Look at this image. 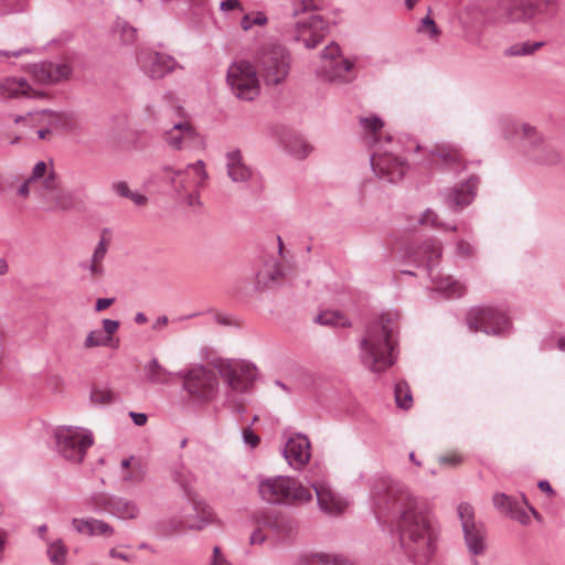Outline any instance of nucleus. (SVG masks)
Instances as JSON below:
<instances>
[{"mask_svg":"<svg viewBox=\"0 0 565 565\" xmlns=\"http://www.w3.org/2000/svg\"><path fill=\"white\" fill-rule=\"evenodd\" d=\"M441 257V245L437 239L425 241L416 250L415 259L419 265H425L428 275L435 284L434 290L441 292L449 298H457L463 295L465 286L449 276H441L435 273V267Z\"/></svg>","mask_w":565,"mask_h":565,"instance_id":"nucleus-7","label":"nucleus"},{"mask_svg":"<svg viewBox=\"0 0 565 565\" xmlns=\"http://www.w3.org/2000/svg\"><path fill=\"white\" fill-rule=\"evenodd\" d=\"M225 161L227 175L234 183H256L260 185V177L245 163L239 150L233 149L227 151Z\"/></svg>","mask_w":565,"mask_h":565,"instance_id":"nucleus-22","label":"nucleus"},{"mask_svg":"<svg viewBox=\"0 0 565 565\" xmlns=\"http://www.w3.org/2000/svg\"><path fill=\"white\" fill-rule=\"evenodd\" d=\"M353 61L343 56L340 46L330 43L320 53L317 73L329 82L347 83L353 79Z\"/></svg>","mask_w":565,"mask_h":565,"instance_id":"nucleus-11","label":"nucleus"},{"mask_svg":"<svg viewBox=\"0 0 565 565\" xmlns=\"http://www.w3.org/2000/svg\"><path fill=\"white\" fill-rule=\"evenodd\" d=\"M396 405L399 408L408 409L413 404L412 392L408 384L404 381H398L394 390Z\"/></svg>","mask_w":565,"mask_h":565,"instance_id":"nucleus-42","label":"nucleus"},{"mask_svg":"<svg viewBox=\"0 0 565 565\" xmlns=\"http://www.w3.org/2000/svg\"><path fill=\"white\" fill-rule=\"evenodd\" d=\"M492 502L497 510L507 515L518 504V501L513 497L505 493H494Z\"/></svg>","mask_w":565,"mask_h":565,"instance_id":"nucleus-47","label":"nucleus"},{"mask_svg":"<svg viewBox=\"0 0 565 565\" xmlns=\"http://www.w3.org/2000/svg\"><path fill=\"white\" fill-rule=\"evenodd\" d=\"M243 441L249 448H256L260 441L259 437L253 431L250 427L244 428L242 431Z\"/></svg>","mask_w":565,"mask_h":565,"instance_id":"nucleus-50","label":"nucleus"},{"mask_svg":"<svg viewBox=\"0 0 565 565\" xmlns=\"http://www.w3.org/2000/svg\"><path fill=\"white\" fill-rule=\"evenodd\" d=\"M457 253L463 257H470L475 253V247L467 241H459L457 244Z\"/></svg>","mask_w":565,"mask_h":565,"instance_id":"nucleus-56","label":"nucleus"},{"mask_svg":"<svg viewBox=\"0 0 565 565\" xmlns=\"http://www.w3.org/2000/svg\"><path fill=\"white\" fill-rule=\"evenodd\" d=\"M130 417L137 426H143L147 423V415L143 413L130 412Z\"/></svg>","mask_w":565,"mask_h":565,"instance_id":"nucleus-63","label":"nucleus"},{"mask_svg":"<svg viewBox=\"0 0 565 565\" xmlns=\"http://www.w3.org/2000/svg\"><path fill=\"white\" fill-rule=\"evenodd\" d=\"M268 22L266 14L262 11L249 12L244 14L241 20V28L244 31H249L254 25L263 26Z\"/></svg>","mask_w":565,"mask_h":565,"instance_id":"nucleus-46","label":"nucleus"},{"mask_svg":"<svg viewBox=\"0 0 565 565\" xmlns=\"http://www.w3.org/2000/svg\"><path fill=\"white\" fill-rule=\"evenodd\" d=\"M72 525L78 534L111 536L115 529L107 522L94 518H74Z\"/></svg>","mask_w":565,"mask_h":565,"instance_id":"nucleus-32","label":"nucleus"},{"mask_svg":"<svg viewBox=\"0 0 565 565\" xmlns=\"http://www.w3.org/2000/svg\"><path fill=\"white\" fill-rule=\"evenodd\" d=\"M118 344H119L118 339L114 340V338H111L109 335H105L104 332L99 329L89 331L84 341L85 349H92V348H96V347L117 348Z\"/></svg>","mask_w":565,"mask_h":565,"instance_id":"nucleus-37","label":"nucleus"},{"mask_svg":"<svg viewBox=\"0 0 565 565\" xmlns=\"http://www.w3.org/2000/svg\"><path fill=\"white\" fill-rule=\"evenodd\" d=\"M257 58L267 84L277 85L285 81L289 73V54L282 46L265 47Z\"/></svg>","mask_w":565,"mask_h":565,"instance_id":"nucleus-14","label":"nucleus"},{"mask_svg":"<svg viewBox=\"0 0 565 565\" xmlns=\"http://www.w3.org/2000/svg\"><path fill=\"white\" fill-rule=\"evenodd\" d=\"M90 399L94 404L97 405H107L115 399V394L104 387V388H93L90 393Z\"/></svg>","mask_w":565,"mask_h":565,"instance_id":"nucleus-48","label":"nucleus"},{"mask_svg":"<svg viewBox=\"0 0 565 565\" xmlns=\"http://www.w3.org/2000/svg\"><path fill=\"white\" fill-rule=\"evenodd\" d=\"M431 8H428V13L425 18L419 21L417 25V33L426 35L431 41H438L441 34L440 29L437 26L434 19L430 17Z\"/></svg>","mask_w":565,"mask_h":565,"instance_id":"nucleus-41","label":"nucleus"},{"mask_svg":"<svg viewBox=\"0 0 565 565\" xmlns=\"http://www.w3.org/2000/svg\"><path fill=\"white\" fill-rule=\"evenodd\" d=\"M55 449L67 461L79 463L94 444L90 430L72 425H61L54 429Z\"/></svg>","mask_w":565,"mask_h":565,"instance_id":"nucleus-8","label":"nucleus"},{"mask_svg":"<svg viewBox=\"0 0 565 565\" xmlns=\"http://www.w3.org/2000/svg\"><path fill=\"white\" fill-rule=\"evenodd\" d=\"M287 152L296 159H305L312 151V147L300 136H291L285 141Z\"/></svg>","mask_w":565,"mask_h":565,"instance_id":"nucleus-36","label":"nucleus"},{"mask_svg":"<svg viewBox=\"0 0 565 565\" xmlns=\"http://www.w3.org/2000/svg\"><path fill=\"white\" fill-rule=\"evenodd\" d=\"M508 515L522 524H527L530 522V515L519 507V503L508 513Z\"/></svg>","mask_w":565,"mask_h":565,"instance_id":"nucleus-53","label":"nucleus"},{"mask_svg":"<svg viewBox=\"0 0 565 565\" xmlns=\"http://www.w3.org/2000/svg\"><path fill=\"white\" fill-rule=\"evenodd\" d=\"M169 322V319L167 316H160L157 318L156 322L153 323L152 328L154 330H160L161 328L166 327Z\"/></svg>","mask_w":565,"mask_h":565,"instance_id":"nucleus-64","label":"nucleus"},{"mask_svg":"<svg viewBox=\"0 0 565 565\" xmlns=\"http://www.w3.org/2000/svg\"><path fill=\"white\" fill-rule=\"evenodd\" d=\"M397 330V315L390 312L367 324L359 343L360 361L366 369L380 373L394 364Z\"/></svg>","mask_w":565,"mask_h":565,"instance_id":"nucleus-2","label":"nucleus"},{"mask_svg":"<svg viewBox=\"0 0 565 565\" xmlns=\"http://www.w3.org/2000/svg\"><path fill=\"white\" fill-rule=\"evenodd\" d=\"M220 10L224 13L231 12V11H239L243 12L244 8L239 0H223L220 3Z\"/></svg>","mask_w":565,"mask_h":565,"instance_id":"nucleus-52","label":"nucleus"},{"mask_svg":"<svg viewBox=\"0 0 565 565\" xmlns=\"http://www.w3.org/2000/svg\"><path fill=\"white\" fill-rule=\"evenodd\" d=\"M113 33L122 45H132L137 40V29L122 19L115 21Z\"/></svg>","mask_w":565,"mask_h":565,"instance_id":"nucleus-35","label":"nucleus"},{"mask_svg":"<svg viewBox=\"0 0 565 565\" xmlns=\"http://www.w3.org/2000/svg\"><path fill=\"white\" fill-rule=\"evenodd\" d=\"M217 370L233 394L248 393L257 377L256 365L246 360L221 361Z\"/></svg>","mask_w":565,"mask_h":565,"instance_id":"nucleus-10","label":"nucleus"},{"mask_svg":"<svg viewBox=\"0 0 565 565\" xmlns=\"http://www.w3.org/2000/svg\"><path fill=\"white\" fill-rule=\"evenodd\" d=\"M143 472L140 469V466H134L131 469L126 472H121V478L126 482H138L142 479Z\"/></svg>","mask_w":565,"mask_h":565,"instance_id":"nucleus-51","label":"nucleus"},{"mask_svg":"<svg viewBox=\"0 0 565 565\" xmlns=\"http://www.w3.org/2000/svg\"><path fill=\"white\" fill-rule=\"evenodd\" d=\"M109 238L105 236V233L100 236V239L94 247L93 254L88 260L79 263V268L88 271L92 278L102 277L105 273L104 259L108 252Z\"/></svg>","mask_w":565,"mask_h":565,"instance_id":"nucleus-30","label":"nucleus"},{"mask_svg":"<svg viewBox=\"0 0 565 565\" xmlns=\"http://www.w3.org/2000/svg\"><path fill=\"white\" fill-rule=\"evenodd\" d=\"M503 134L507 138L520 139L529 151L536 149L542 143V138L535 128L527 124L507 120L503 125Z\"/></svg>","mask_w":565,"mask_h":565,"instance_id":"nucleus-27","label":"nucleus"},{"mask_svg":"<svg viewBox=\"0 0 565 565\" xmlns=\"http://www.w3.org/2000/svg\"><path fill=\"white\" fill-rule=\"evenodd\" d=\"M543 45H544V42L525 41V42L514 43L504 50V55L508 57L532 55L537 50H540Z\"/></svg>","mask_w":565,"mask_h":565,"instance_id":"nucleus-38","label":"nucleus"},{"mask_svg":"<svg viewBox=\"0 0 565 565\" xmlns=\"http://www.w3.org/2000/svg\"><path fill=\"white\" fill-rule=\"evenodd\" d=\"M136 61L142 74L151 79H161L180 67L173 56L151 49L140 50Z\"/></svg>","mask_w":565,"mask_h":565,"instance_id":"nucleus-15","label":"nucleus"},{"mask_svg":"<svg viewBox=\"0 0 565 565\" xmlns=\"http://www.w3.org/2000/svg\"><path fill=\"white\" fill-rule=\"evenodd\" d=\"M282 456L295 470H301L310 460V441L301 434L292 435L286 441Z\"/></svg>","mask_w":565,"mask_h":565,"instance_id":"nucleus-23","label":"nucleus"},{"mask_svg":"<svg viewBox=\"0 0 565 565\" xmlns=\"http://www.w3.org/2000/svg\"><path fill=\"white\" fill-rule=\"evenodd\" d=\"M96 507L122 521L137 520L140 515L138 503L124 497L100 494L96 498Z\"/></svg>","mask_w":565,"mask_h":565,"instance_id":"nucleus-20","label":"nucleus"},{"mask_svg":"<svg viewBox=\"0 0 565 565\" xmlns=\"http://www.w3.org/2000/svg\"><path fill=\"white\" fill-rule=\"evenodd\" d=\"M315 321L322 326H331V327H348L350 326L349 320L341 315L339 311L327 310L320 312Z\"/></svg>","mask_w":565,"mask_h":565,"instance_id":"nucleus-40","label":"nucleus"},{"mask_svg":"<svg viewBox=\"0 0 565 565\" xmlns=\"http://www.w3.org/2000/svg\"><path fill=\"white\" fill-rule=\"evenodd\" d=\"M434 162H440L447 167L461 166L462 153L460 149L454 145H437L431 152Z\"/></svg>","mask_w":565,"mask_h":565,"instance_id":"nucleus-33","label":"nucleus"},{"mask_svg":"<svg viewBox=\"0 0 565 565\" xmlns=\"http://www.w3.org/2000/svg\"><path fill=\"white\" fill-rule=\"evenodd\" d=\"M258 493L265 502L270 504L292 505L306 503L312 499L310 490L289 476L260 479Z\"/></svg>","mask_w":565,"mask_h":565,"instance_id":"nucleus-5","label":"nucleus"},{"mask_svg":"<svg viewBox=\"0 0 565 565\" xmlns=\"http://www.w3.org/2000/svg\"><path fill=\"white\" fill-rule=\"evenodd\" d=\"M103 329L105 335H109L113 338V334H115L119 329V321L111 320V319H104L103 320Z\"/></svg>","mask_w":565,"mask_h":565,"instance_id":"nucleus-55","label":"nucleus"},{"mask_svg":"<svg viewBox=\"0 0 565 565\" xmlns=\"http://www.w3.org/2000/svg\"><path fill=\"white\" fill-rule=\"evenodd\" d=\"M114 302V298H99L96 301L95 309L96 311H103L107 309L109 306H111Z\"/></svg>","mask_w":565,"mask_h":565,"instance_id":"nucleus-61","label":"nucleus"},{"mask_svg":"<svg viewBox=\"0 0 565 565\" xmlns=\"http://www.w3.org/2000/svg\"><path fill=\"white\" fill-rule=\"evenodd\" d=\"M209 565H231L220 546H214Z\"/></svg>","mask_w":565,"mask_h":565,"instance_id":"nucleus-54","label":"nucleus"},{"mask_svg":"<svg viewBox=\"0 0 565 565\" xmlns=\"http://www.w3.org/2000/svg\"><path fill=\"white\" fill-rule=\"evenodd\" d=\"M54 185V166L51 161H39L28 179L19 186L18 195L28 198L32 192L39 198V190L52 189Z\"/></svg>","mask_w":565,"mask_h":565,"instance_id":"nucleus-19","label":"nucleus"},{"mask_svg":"<svg viewBox=\"0 0 565 565\" xmlns=\"http://www.w3.org/2000/svg\"><path fill=\"white\" fill-rule=\"evenodd\" d=\"M468 328L487 334H504L511 329V322L504 312L494 308H472L467 316Z\"/></svg>","mask_w":565,"mask_h":565,"instance_id":"nucleus-12","label":"nucleus"},{"mask_svg":"<svg viewBox=\"0 0 565 565\" xmlns=\"http://www.w3.org/2000/svg\"><path fill=\"white\" fill-rule=\"evenodd\" d=\"M191 502V511L184 512L180 519L172 523L173 531H201L211 524L214 520L212 509L204 502L195 498L189 499Z\"/></svg>","mask_w":565,"mask_h":565,"instance_id":"nucleus-17","label":"nucleus"},{"mask_svg":"<svg viewBox=\"0 0 565 565\" xmlns=\"http://www.w3.org/2000/svg\"><path fill=\"white\" fill-rule=\"evenodd\" d=\"M39 201L47 211H70L74 207L73 195L60 188L55 172L53 188L39 190Z\"/></svg>","mask_w":565,"mask_h":565,"instance_id":"nucleus-26","label":"nucleus"},{"mask_svg":"<svg viewBox=\"0 0 565 565\" xmlns=\"http://www.w3.org/2000/svg\"><path fill=\"white\" fill-rule=\"evenodd\" d=\"M327 29L326 21L318 14L310 13L296 22V36L308 49H313L324 36Z\"/></svg>","mask_w":565,"mask_h":565,"instance_id":"nucleus-21","label":"nucleus"},{"mask_svg":"<svg viewBox=\"0 0 565 565\" xmlns=\"http://www.w3.org/2000/svg\"><path fill=\"white\" fill-rule=\"evenodd\" d=\"M175 375L182 380V388L194 404L206 405L218 396V376L206 365L195 364Z\"/></svg>","mask_w":565,"mask_h":565,"instance_id":"nucleus-6","label":"nucleus"},{"mask_svg":"<svg viewBox=\"0 0 565 565\" xmlns=\"http://www.w3.org/2000/svg\"><path fill=\"white\" fill-rule=\"evenodd\" d=\"M231 93L244 102H253L260 93V81L255 66L245 60L233 62L226 72Z\"/></svg>","mask_w":565,"mask_h":565,"instance_id":"nucleus-9","label":"nucleus"},{"mask_svg":"<svg viewBox=\"0 0 565 565\" xmlns=\"http://www.w3.org/2000/svg\"><path fill=\"white\" fill-rule=\"evenodd\" d=\"M415 224L428 225L431 227L443 228L445 231H457L456 225H447L438 222L436 212L430 209L425 210L418 217H416Z\"/></svg>","mask_w":565,"mask_h":565,"instance_id":"nucleus-43","label":"nucleus"},{"mask_svg":"<svg viewBox=\"0 0 565 565\" xmlns=\"http://www.w3.org/2000/svg\"><path fill=\"white\" fill-rule=\"evenodd\" d=\"M20 97H43V93L33 89L24 78L7 77L0 83V98H20Z\"/></svg>","mask_w":565,"mask_h":565,"instance_id":"nucleus-29","label":"nucleus"},{"mask_svg":"<svg viewBox=\"0 0 565 565\" xmlns=\"http://www.w3.org/2000/svg\"><path fill=\"white\" fill-rule=\"evenodd\" d=\"M29 72L36 83L51 85L66 79L71 74V68L65 63L41 62L31 65Z\"/></svg>","mask_w":565,"mask_h":565,"instance_id":"nucleus-24","label":"nucleus"},{"mask_svg":"<svg viewBox=\"0 0 565 565\" xmlns=\"http://www.w3.org/2000/svg\"><path fill=\"white\" fill-rule=\"evenodd\" d=\"M128 199H130L137 206H143L148 203V198L139 192L131 191Z\"/></svg>","mask_w":565,"mask_h":565,"instance_id":"nucleus-60","label":"nucleus"},{"mask_svg":"<svg viewBox=\"0 0 565 565\" xmlns=\"http://www.w3.org/2000/svg\"><path fill=\"white\" fill-rule=\"evenodd\" d=\"M266 541V534L264 533L260 524L253 531L249 536V543L252 545H260Z\"/></svg>","mask_w":565,"mask_h":565,"instance_id":"nucleus-57","label":"nucleus"},{"mask_svg":"<svg viewBox=\"0 0 565 565\" xmlns=\"http://www.w3.org/2000/svg\"><path fill=\"white\" fill-rule=\"evenodd\" d=\"M46 554L53 565H65L67 548L61 539L47 542Z\"/></svg>","mask_w":565,"mask_h":565,"instance_id":"nucleus-39","label":"nucleus"},{"mask_svg":"<svg viewBox=\"0 0 565 565\" xmlns=\"http://www.w3.org/2000/svg\"><path fill=\"white\" fill-rule=\"evenodd\" d=\"M457 513L469 553L473 556L483 555L488 547L487 532L483 524L475 521L472 507L462 502L457 507Z\"/></svg>","mask_w":565,"mask_h":565,"instance_id":"nucleus-13","label":"nucleus"},{"mask_svg":"<svg viewBox=\"0 0 565 565\" xmlns=\"http://www.w3.org/2000/svg\"><path fill=\"white\" fill-rule=\"evenodd\" d=\"M29 52H31L30 47H22V49L17 50V51H0V55L7 56V57H11V56L19 57L22 54L29 53Z\"/></svg>","mask_w":565,"mask_h":565,"instance_id":"nucleus-62","label":"nucleus"},{"mask_svg":"<svg viewBox=\"0 0 565 565\" xmlns=\"http://www.w3.org/2000/svg\"><path fill=\"white\" fill-rule=\"evenodd\" d=\"M360 125L366 143L373 148L371 166L376 177L386 182L402 180L407 169L405 161L393 151L395 146L391 137L384 141L379 139L384 127L383 120L372 115L362 117Z\"/></svg>","mask_w":565,"mask_h":565,"instance_id":"nucleus-3","label":"nucleus"},{"mask_svg":"<svg viewBox=\"0 0 565 565\" xmlns=\"http://www.w3.org/2000/svg\"><path fill=\"white\" fill-rule=\"evenodd\" d=\"M60 120L58 114L51 110H42L26 116H17L15 124H25L31 128H36L39 139H45L51 134V127L56 126Z\"/></svg>","mask_w":565,"mask_h":565,"instance_id":"nucleus-28","label":"nucleus"},{"mask_svg":"<svg viewBox=\"0 0 565 565\" xmlns=\"http://www.w3.org/2000/svg\"><path fill=\"white\" fill-rule=\"evenodd\" d=\"M377 518L396 515L399 545L416 565H426L437 550L438 532L433 524L428 504L398 484L382 482L372 492Z\"/></svg>","mask_w":565,"mask_h":565,"instance_id":"nucleus-1","label":"nucleus"},{"mask_svg":"<svg viewBox=\"0 0 565 565\" xmlns=\"http://www.w3.org/2000/svg\"><path fill=\"white\" fill-rule=\"evenodd\" d=\"M541 12L539 6L530 0H520L510 3L505 10L504 15L508 22H530L535 15Z\"/></svg>","mask_w":565,"mask_h":565,"instance_id":"nucleus-31","label":"nucleus"},{"mask_svg":"<svg viewBox=\"0 0 565 565\" xmlns=\"http://www.w3.org/2000/svg\"><path fill=\"white\" fill-rule=\"evenodd\" d=\"M145 377L151 384H168L173 373L162 366L158 359H151L143 367Z\"/></svg>","mask_w":565,"mask_h":565,"instance_id":"nucleus-34","label":"nucleus"},{"mask_svg":"<svg viewBox=\"0 0 565 565\" xmlns=\"http://www.w3.org/2000/svg\"><path fill=\"white\" fill-rule=\"evenodd\" d=\"M462 458L460 455L452 452L439 458V462L444 465L457 466L461 462Z\"/></svg>","mask_w":565,"mask_h":565,"instance_id":"nucleus-59","label":"nucleus"},{"mask_svg":"<svg viewBox=\"0 0 565 565\" xmlns=\"http://www.w3.org/2000/svg\"><path fill=\"white\" fill-rule=\"evenodd\" d=\"M160 178L168 183L171 191L189 206L200 204V191L206 185L209 173L205 163L198 160L190 163L183 170H174L171 167H163Z\"/></svg>","mask_w":565,"mask_h":565,"instance_id":"nucleus-4","label":"nucleus"},{"mask_svg":"<svg viewBox=\"0 0 565 565\" xmlns=\"http://www.w3.org/2000/svg\"><path fill=\"white\" fill-rule=\"evenodd\" d=\"M309 565H352L348 559L334 554H312Z\"/></svg>","mask_w":565,"mask_h":565,"instance_id":"nucleus-45","label":"nucleus"},{"mask_svg":"<svg viewBox=\"0 0 565 565\" xmlns=\"http://www.w3.org/2000/svg\"><path fill=\"white\" fill-rule=\"evenodd\" d=\"M166 143L175 150L196 149L202 146V138L188 120L174 122L163 135Z\"/></svg>","mask_w":565,"mask_h":565,"instance_id":"nucleus-18","label":"nucleus"},{"mask_svg":"<svg viewBox=\"0 0 565 565\" xmlns=\"http://www.w3.org/2000/svg\"><path fill=\"white\" fill-rule=\"evenodd\" d=\"M479 182L477 175H470L466 181L444 189L440 192L443 203L452 212L462 211L475 200Z\"/></svg>","mask_w":565,"mask_h":565,"instance_id":"nucleus-16","label":"nucleus"},{"mask_svg":"<svg viewBox=\"0 0 565 565\" xmlns=\"http://www.w3.org/2000/svg\"><path fill=\"white\" fill-rule=\"evenodd\" d=\"M315 9L313 0H295L292 3V17L299 14H310V11Z\"/></svg>","mask_w":565,"mask_h":565,"instance_id":"nucleus-49","label":"nucleus"},{"mask_svg":"<svg viewBox=\"0 0 565 565\" xmlns=\"http://www.w3.org/2000/svg\"><path fill=\"white\" fill-rule=\"evenodd\" d=\"M311 487L315 489L317 502L322 512L337 515L348 508L349 502L335 493L328 483L313 482Z\"/></svg>","mask_w":565,"mask_h":565,"instance_id":"nucleus-25","label":"nucleus"},{"mask_svg":"<svg viewBox=\"0 0 565 565\" xmlns=\"http://www.w3.org/2000/svg\"><path fill=\"white\" fill-rule=\"evenodd\" d=\"M113 190L122 198H129L131 190L128 186V183L125 181L115 182L111 185Z\"/></svg>","mask_w":565,"mask_h":565,"instance_id":"nucleus-58","label":"nucleus"},{"mask_svg":"<svg viewBox=\"0 0 565 565\" xmlns=\"http://www.w3.org/2000/svg\"><path fill=\"white\" fill-rule=\"evenodd\" d=\"M173 480L184 490L188 498H193L191 487L194 482L193 473L184 467L175 469L172 473Z\"/></svg>","mask_w":565,"mask_h":565,"instance_id":"nucleus-44","label":"nucleus"}]
</instances>
